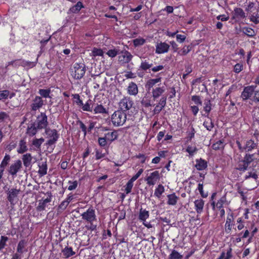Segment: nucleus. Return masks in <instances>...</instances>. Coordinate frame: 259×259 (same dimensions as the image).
I'll use <instances>...</instances> for the list:
<instances>
[{"mask_svg": "<svg viewBox=\"0 0 259 259\" xmlns=\"http://www.w3.org/2000/svg\"><path fill=\"white\" fill-rule=\"evenodd\" d=\"M126 120V114L120 110L115 111L111 116V122L115 126L123 125Z\"/></svg>", "mask_w": 259, "mask_h": 259, "instance_id": "obj_1", "label": "nucleus"}, {"mask_svg": "<svg viewBox=\"0 0 259 259\" xmlns=\"http://www.w3.org/2000/svg\"><path fill=\"white\" fill-rule=\"evenodd\" d=\"M85 70L84 64L75 63L71 69V74L74 79H80L84 76Z\"/></svg>", "mask_w": 259, "mask_h": 259, "instance_id": "obj_2", "label": "nucleus"}, {"mask_svg": "<svg viewBox=\"0 0 259 259\" xmlns=\"http://www.w3.org/2000/svg\"><path fill=\"white\" fill-rule=\"evenodd\" d=\"M46 134L47 138L49 139L47 143V145L49 146L52 145L58 140L59 134H58L57 130L48 128L46 129Z\"/></svg>", "mask_w": 259, "mask_h": 259, "instance_id": "obj_3", "label": "nucleus"}, {"mask_svg": "<svg viewBox=\"0 0 259 259\" xmlns=\"http://www.w3.org/2000/svg\"><path fill=\"white\" fill-rule=\"evenodd\" d=\"M81 216L83 220L90 224L96 220L95 210L92 207L89 208L86 211L81 214Z\"/></svg>", "mask_w": 259, "mask_h": 259, "instance_id": "obj_4", "label": "nucleus"}, {"mask_svg": "<svg viewBox=\"0 0 259 259\" xmlns=\"http://www.w3.org/2000/svg\"><path fill=\"white\" fill-rule=\"evenodd\" d=\"M160 179V174L158 171L155 170L150 173L145 179L147 184L149 186H154Z\"/></svg>", "mask_w": 259, "mask_h": 259, "instance_id": "obj_5", "label": "nucleus"}, {"mask_svg": "<svg viewBox=\"0 0 259 259\" xmlns=\"http://www.w3.org/2000/svg\"><path fill=\"white\" fill-rule=\"evenodd\" d=\"M133 105V102L128 97H124L119 102V108L120 110L125 112L131 108Z\"/></svg>", "mask_w": 259, "mask_h": 259, "instance_id": "obj_6", "label": "nucleus"}, {"mask_svg": "<svg viewBox=\"0 0 259 259\" xmlns=\"http://www.w3.org/2000/svg\"><path fill=\"white\" fill-rule=\"evenodd\" d=\"M47 116L45 113L41 112L39 115L37 117L36 124L37 128L42 129L47 127L48 125Z\"/></svg>", "mask_w": 259, "mask_h": 259, "instance_id": "obj_7", "label": "nucleus"}, {"mask_svg": "<svg viewBox=\"0 0 259 259\" xmlns=\"http://www.w3.org/2000/svg\"><path fill=\"white\" fill-rule=\"evenodd\" d=\"M96 77L94 78L95 82H94V89H98L100 88L99 83L102 82L101 91L105 89V84L107 83V78L106 77H102L100 74L95 75Z\"/></svg>", "mask_w": 259, "mask_h": 259, "instance_id": "obj_8", "label": "nucleus"}, {"mask_svg": "<svg viewBox=\"0 0 259 259\" xmlns=\"http://www.w3.org/2000/svg\"><path fill=\"white\" fill-rule=\"evenodd\" d=\"M255 87L253 85H250L244 88L243 92L241 93V97L243 100H246L250 98L253 95Z\"/></svg>", "mask_w": 259, "mask_h": 259, "instance_id": "obj_9", "label": "nucleus"}, {"mask_svg": "<svg viewBox=\"0 0 259 259\" xmlns=\"http://www.w3.org/2000/svg\"><path fill=\"white\" fill-rule=\"evenodd\" d=\"M22 167V162L20 160L16 161L12 164L9 168V172L10 175L14 176L16 175Z\"/></svg>", "mask_w": 259, "mask_h": 259, "instance_id": "obj_10", "label": "nucleus"}, {"mask_svg": "<svg viewBox=\"0 0 259 259\" xmlns=\"http://www.w3.org/2000/svg\"><path fill=\"white\" fill-rule=\"evenodd\" d=\"M166 96H163L159 100L158 103L155 106L153 110L154 114H157L160 112L162 109L165 106L166 103Z\"/></svg>", "mask_w": 259, "mask_h": 259, "instance_id": "obj_11", "label": "nucleus"}, {"mask_svg": "<svg viewBox=\"0 0 259 259\" xmlns=\"http://www.w3.org/2000/svg\"><path fill=\"white\" fill-rule=\"evenodd\" d=\"M20 192V189L16 188H13L9 190L8 193V200L11 203L13 204L15 201L17 199L18 195Z\"/></svg>", "mask_w": 259, "mask_h": 259, "instance_id": "obj_12", "label": "nucleus"}, {"mask_svg": "<svg viewBox=\"0 0 259 259\" xmlns=\"http://www.w3.org/2000/svg\"><path fill=\"white\" fill-rule=\"evenodd\" d=\"M234 225V218L233 213H228L225 225V231L230 233L232 230V227Z\"/></svg>", "mask_w": 259, "mask_h": 259, "instance_id": "obj_13", "label": "nucleus"}, {"mask_svg": "<svg viewBox=\"0 0 259 259\" xmlns=\"http://www.w3.org/2000/svg\"><path fill=\"white\" fill-rule=\"evenodd\" d=\"M169 49V46L165 42L158 43L156 46V54H163L167 53Z\"/></svg>", "mask_w": 259, "mask_h": 259, "instance_id": "obj_14", "label": "nucleus"}, {"mask_svg": "<svg viewBox=\"0 0 259 259\" xmlns=\"http://www.w3.org/2000/svg\"><path fill=\"white\" fill-rule=\"evenodd\" d=\"M165 88L164 86L156 87L153 89L152 91V97L154 100L158 98L165 91Z\"/></svg>", "mask_w": 259, "mask_h": 259, "instance_id": "obj_15", "label": "nucleus"}, {"mask_svg": "<svg viewBox=\"0 0 259 259\" xmlns=\"http://www.w3.org/2000/svg\"><path fill=\"white\" fill-rule=\"evenodd\" d=\"M43 105V101L42 99L38 96L35 97L31 104V109L33 111H36L41 108Z\"/></svg>", "mask_w": 259, "mask_h": 259, "instance_id": "obj_16", "label": "nucleus"}, {"mask_svg": "<svg viewBox=\"0 0 259 259\" xmlns=\"http://www.w3.org/2000/svg\"><path fill=\"white\" fill-rule=\"evenodd\" d=\"M133 56L131 54L127 51H125L118 57V59L120 62L126 63L130 62Z\"/></svg>", "mask_w": 259, "mask_h": 259, "instance_id": "obj_17", "label": "nucleus"}, {"mask_svg": "<svg viewBox=\"0 0 259 259\" xmlns=\"http://www.w3.org/2000/svg\"><path fill=\"white\" fill-rule=\"evenodd\" d=\"M51 201V197L50 196L44 200H40L39 201L38 205L36 207L38 211H40L45 210L48 203Z\"/></svg>", "mask_w": 259, "mask_h": 259, "instance_id": "obj_18", "label": "nucleus"}, {"mask_svg": "<svg viewBox=\"0 0 259 259\" xmlns=\"http://www.w3.org/2000/svg\"><path fill=\"white\" fill-rule=\"evenodd\" d=\"M204 201L201 199L196 200L194 201L195 209L197 213L200 214L203 209Z\"/></svg>", "mask_w": 259, "mask_h": 259, "instance_id": "obj_19", "label": "nucleus"}, {"mask_svg": "<svg viewBox=\"0 0 259 259\" xmlns=\"http://www.w3.org/2000/svg\"><path fill=\"white\" fill-rule=\"evenodd\" d=\"M167 204L169 205H175L177 204L179 197L175 193L167 195Z\"/></svg>", "mask_w": 259, "mask_h": 259, "instance_id": "obj_20", "label": "nucleus"}, {"mask_svg": "<svg viewBox=\"0 0 259 259\" xmlns=\"http://www.w3.org/2000/svg\"><path fill=\"white\" fill-rule=\"evenodd\" d=\"M227 202L226 197L225 196H222L217 203L213 201L211 203L213 209L216 207L217 208L221 209L223 208V205Z\"/></svg>", "mask_w": 259, "mask_h": 259, "instance_id": "obj_21", "label": "nucleus"}, {"mask_svg": "<svg viewBox=\"0 0 259 259\" xmlns=\"http://www.w3.org/2000/svg\"><path fill=\"white\" fill-rule=\"evenodd\" d=\"M211 110V104L209 99H205L203 103V111L205 113L202 114L205 117H208L209 112Z\"/></svg>", "mask_w": 259, "mask_h": 259, "instance_id": "obj_22", "label": "nucleus"}, {"mask_svg": "<svg viewBox=\"0 0 259 259\" xmlns=\"http://www.w3.org/2000/svg\"><path fill=\"white\" fill-rule=\"evenodd\" d=\"M207 162L201 158L196 160L195 167L197 170H203L207 167Z\"/></svg>", "mask_w": 259, "mask_h": 259, "instance_id": "obj_23", "label": "nucleus"}, {"mask_svg": "<svg viewBox=\"0 0 259 259\" xmlns=\"http://www.w3.org/2000/svg\"><path fill=\"white\" fill-rule=\"evenodd\" d=\"M127 93L131 95H136L138 93V89L137 84L132 82L129 83L127 87Z\"/></svg>", "mask_w": 259, "mask_h": 259, "instance_id": "obj_24", "label": "nucleus"}, {"mask_svg": "<svg viewBox=\"0 0 259 259\" xmlns=\"http://www.w3.org/2000/svg\"><path fill=\"white\" fill-rule=\"evenodd\" d=\"M39 169L38 172L41 176H45L47 173V164L46 161H42L38 163Z\"/></svg>", "mask_w": 259, "mask_h": 259, "instance_id": "obj_25", "label": "nucleus"}, {"mask_svg": "<svg viewBox=\"0 0 259 259\" xmlns=\"http://www.w3.org/2000/svg\"><path fill=\"white\" fill-rule=\"evenodd\" d=\"M62 252L65 258H69L75 254L71 247L66 246L62 250Z\"/></svg>", "mask_w": 259, "mask_h": 259, "instance_id": "obj_26", "label": "nucleus"}, {"mask_svg": "<svg viewBox=\"0 0 259 259\" xmlns=\"http://www.w3.org/2000/svg\"><path fill=\"white\" fill-rule=\"evenodd\" d=\"M149 217V211L141 208L139 211V219L142 222L145 221Z\"/></svg>", "mask_w": 259, "mask_h": 259, "instance_id": "obj_27", "label": "nucleus"}, {"mask_svg": "<svg viewBox=\"0 0 259 259\" xmlns=\"http://www.w3.org/2000/svg\"><path fill=\"white\" fill-rule=\"evenodd\" d=\"M84 8L83 4L81 2H78L76 5L71 7L69 11L72 13H77Z\"/></svg>", "mask_w": 259, "mask_h": 259, "instance_id": "obj_28", "label": "nucleus"}, {"mask_svg": "<svg viewBox=\"0 0 259 259\" xmlns=\"http://www.w3.org/2000/svg\"><path fill=\"white\" fill-rule=\"evenodd\" d=\"M234 17L244 18L245 17V13L242 9L236 8L234 10Z\"/></svg>", "mask_w": 259, "mask_h": 259, "instance_id": "obj_29", "label": "nucleus"}, {"mask_svg": "<svg viewBox=\"0 0 259 259\" xmlns=\"http://www.w3.org/2000/svg\"><path fill=\"white\" fill-rule=\"evenodd\" d=\"M255 146L256 144L254 143V141L249 140L246 142L245 145L243 147V149L247 151H249L254 149Z\"/></svg>", "mask_w": 259, "mask_h": 259, "instance_id": "obj_30", "label": "nucleus"}, {"mask_svg": "<svg viewBox=\"0 0 259 259\" xmlns=\"http://www.w3.org/2000/svg\"><path fill=\"white\" fill-rule=\"evenodd\" d=\"M164 186L161 184H159L155 189L154 195L156 197L159 198L161 195L164 193Z\"/></svg>", "mask_w": 259, "mask_h": 259, "instance_id": "obj_31", "label": "nucleus"}, {"mask_svg": "<svg viewBox=\"0 0 259 259\" xmlns=\"http://www.w3.org/2000/svg\"><path fill=\"white\" fill-rule=\"evenodd\" d=\"M161 78L158 77L154 79H150L148 80L146 83V87L150 89L153 88L155 84L161 82Z\"/></svg>", "mask_w": 259, "mask_h": 259, "instance_id": "obj_32", "label": "nucleus"}, {"mask_svg": "<svg viewBox=\"0 0 259 259\" xmlns=\"http://www.w3.org/2000/svg\"><path fill=\"white\" fill-rule=\"evenodd\" d=\"M118 136L116 131L109 132L105 134V138L107 140L110 142H112L117 139Z\"/></svg>", "mask_w": 259, "mask_h": 259, "instance_id": "obj_33", "label": "nucleus"}, {"mask_svg": "<svg viewBox=\"0 0 259 259\" xmlns=\"http://www.w3.org/2000/svg\"><path fill=\"white\" fill-rule=\"evenodd\" d=\"M22 160L24 166L26 167L29 166L30 165L32 157L30 154L27 153L23 156Z\"/></svg>", "mask_w": 259, "mask_h": 259, "instance_id": "obj_34", "label": "nucleus"}, {"mask_svg": "<svg viewBox=\"0 0 259 259\" xmlns=\"http://www.w3.org/2000/svg\"><path fill=\"white\" fill-rule=\"evenodd\" d=\"M232 257V248H229L227 252H222L218 259H230Z\"/></svg>", "mask_w": 259, "mask_h": 259, "instance_id": "obj_35", "label": "nucleus"}, {"mask_svg": "<svg viewBox=\"0 0 259 259\" xmlns=\"http://www.w3.org/2000/svg\"><path fill=\"white\" fill-rule=\"evenodd\" d=\"M27 150V147L26 144V142L21 140L19 144V148L17 151L19 153H23Z\"/></svg>", "mask_w": 259, "mask_h": 259, "instance_id": "obj_36", "label": "nucleus"}, {"mask_svg": "<svg viewBox=\"0 0 259 259\" xmlns=\"http://www.w3.org/2000/svg\"><path fill=\"white\" fill-rule=\"evenodd\" d=\"M37 127H35L34 124H31L28 126L27 134L30 136H33L37 133Z\"/></svg>", "mask_w": 259, "mask_h": 259, "instance_id": "obj_37", "label": "nucleus"}, {"mask_svg": "<svg viewBox=\"0 0 259 259\" xmlns=\"http://www.w3.org/2000/svg\"><path fill=\"white\" fill-rule=\"evenodd\" d=\"M153 64L152 63H150L149 62L145 60H142L140 67L142 70H146L151 68Z\"/></svg>", "mask_w": 259, "mask_h": 259, "instance_id": "obj_38", "label": "nucleus"}, {"mask_svg": "<svg viewBox=\"0 0 259 259\" xmlns=\"http://www.w3.org/2000/svg\"><path fill=\"white\" fill-rule=\"evenodd\" d=\"M94 114L106 113L107 112L106 109L101 104L97 105L93 110Z\"/></svg>", "mask_w": 259, "mask_h": 259, "instance_id": "obj_39", "label": "nucleus"}, {"mask_svg": "<svg viewBox=\"0 0 259 259\" xmlns=\"http://www.w3.org/2000/svg\"><path fill=\"white\" fill-rule=\"evenodd\" d=\"M10 156L8 154H6L0 164V168H3L5 169V167L8 164V163L10 161Z\"/></svg>", "mask_w": 259, "mask_h": 259, "instance_id": "obj_40", "label": "nucleus"}, {"mask_svg": "<svg viewBox=\"0 0 259 259\" xmlns=\"http://www.w3.org/2000/svg\"><path fill=\"white\" fill-rule=\"evenodd\" d=\"M191 48L192 47L190 45L184 46L181 50L178 52V53L181 56L186 55L190 52Z\"/></svg>", "mask_w": 259, "mask_h": 259, "instance_id": "obj_41", "label": "nucleus"}, {"mask_svg": "<svg viewBox=\"0 0 259 259\" xmlns=\"http://www.w3.org/2000/svg\"><path fill=\"white\" fill-rule=\"evenodd\" d=\"M26 244V242L24 240H20L18 244L17 251L18 252L22 253L24 251L23 249L25 248Z\"/></svg>", "mask_w": 259, "mask_h": 259, "instance_id": "obj_42", "label": "nucleus"}, {"mask_svg": "<svg viewBox=\"0 0 259 259\" xmlns=\"http://www.w3.org/2000/svg\"><path fill=\"white\" fill-rule=\"evenodd\" d=\"M224 147V144L222 140L218 141L212 145V149L215 150L222 149Z\"/></svg>", "mask_w": 259, "mask_h": 259, "instance_id": "obj_43", "label": "nucleus"}, {"mask_svg": "<svg viewBox=\"0 0 259 259\" xmlns=\"http://www.w3.org/2000/svg\"><path fill=\"white\" fill-rule=\"evenodd\" d=\"M146 39L142 37H138L133 40L134 45L136 47L144 45Z\"/></svg>", "mask_w": 259, "mask_h": 259, "instance_id": "obj_44", "label": "nucleus"}, {"mask_svg": "<svg viewBox=\"0 0 259 259\" xmlns=\"http://www.w3.org/2000/svg\"><path fill=\"white\" fill-rule=\"evenodd\" d=\"M183 256L177 251L173 250L169 255V259H182Z\"/></svg>", "mask_w": 259, "mask_h": 259, "instance_id": "obj_45", "label": "nucleus"}, {"mask_svg": "<svg viewBox=\"0 0 259 259\" xmlns=\"http://www.w3.org/2000/svg\"><path fill=\"white\" fill-rule=\"evenodd\" d=\"M243 32L248 36H253L255 35L254 30L251 28L244 27L243 29Z\"/></svg>", "mask_w": 259, "mask_h": 259, "instance_id": "obj_46", "label": "nucleus"}, {"mask_svg": "<svg viewBox=\"0 0 259 259\" xmlns=\"http://www.w3.org/2000/svg\"><path fill=\"white\" fill-rule=\"evenodd\" d=\"M68 184L69 186L68 187V190L69 191H72L75 190L77 187L78 183L77 181H69Z\"/></svg>", "mask_w": 259, "mask_h": 259, "instance_id": "obj_47", "label": "nucleus"}, {"mask_svg": "<svg viewBox=\"0 0 259 259\" xmlns=\"http://www.w3.org/2000/svg\"><path fill=\"white\" fill-rule=\"evenodd\" d=\"M92 103L91 100H88L85 104H83L82 106V109L85 111H92V107L91 106Z\"/></svg>", "mask_w": 259, "mask_h": 259, "instance_id": "obj_48", "label": "nucleus"}, {"mask_svg": "<svg viewBox=\"0 0 259 259\" xmlns=\"http://www.w3.org/2000/svg\"><path fill=\"white\" fill-rule=\"evenodd\" d=\"M203 125L208 131H211L213 127V124L211 119L204 121Z\"/></svg>", "mask_w": 259, "mask_h": 259, "instance_id": "obj_49", "label": "nucleus"}, {"mask_svg": "<svg viewBox=\"0 0 259 259\" xmlns=\"http://www.w3.org/2000/svg\"><path fill=\"white\" fill-rule=\"evenodd\" d=\"M38 93L42 97L46 98L50 97V90L47 89H40Z\"/></svg>", "mask_w": 259, "mask_h": 259, "instance_id": "obj_50", "label": "nucleus"}, {"mask_svg": "<svg viewBox=\"0 0 259 259\" xmlns=\"http://www.w3.org/2000/svg\"><path fill=\"white\" fill-rule=\"evenodd\" d=\"M9 119V115L5 112H0V122L6 121Z\"/></svg>", "mask_w": 259, "mask_h": 259, "instance_id": "obj_51", "label": "nucleus"}, {"mask_svg": "<svg viewBox=\"0 0 259 259\" xmlns=\"http://www.w3.org/2000/svg\"><path fill=\"white\" fill-rule=\"evenodd\" d=\"M250 21L252 22L255 24L259 23V14H252L249 18Z\"/></svg>", "mask_w": 259, "mask_h": 259, "instance_id": "obj_52", "label": "nucleus"}, {"mask_svg": "<svg viewBox=\"0 0 259 259\" xmlns=\"http://www.w3.org/2000/svg\"><path fill=\"white\" fill-rule=\"evenodd\" d=\"M133 183L132 181H131V180H129L127 184H126V187L125 189V192L126 194H128V193H131L132 188L133 187Z\"/></svg>", "mask_w": 259, "mask_h": 259, "instance_id": "obj_53", "label": "nucleus"}, {"mask_svg": "<svg viewBox=\"0 0 259 259\" xmlns=\"http://www.w3.org/2000/svg\"><path fill=\"white\" fill-rule=\"evenodd\" d=\"M44 142L43 138L35 139L33 141L32 144L36 148H39L41 144Z\"/></svg>", "mask_w": 259, "mask_h": 259, "instance_id": "obj_54", "label": "nucleus"}, {"mask_svg": "<svg viewBox=\"0 0 259 259\" xmlns=\"http://www.w3.org/2000/svg\"><path fill=\"white\" fill-rule=\"evenodd\" d=\"M247 164L245 163L243 161H241L239 162L238 165L237 169L240 171H244L247 169L248 167Z\"/></svg>", "mask_w": 259, "mask_h": 259, "instance_id": "obj_55", "label": "nucleus"}, {"mask_svg": "<svg viewBox=\"0 0 259 259\" xmlns=\"http://www.w3.org/2000/svg\"><path fill=\"white\" fill-rule=\"evenodd\" d=\"M252 157L253 155L246 154L242 161L248 166L253 160Z\"/></svg>", "mask_w": 259, "mask_h": 259, "instance_id": "obj_56", "label": "nucleus"}, {"mask_svg": "<svg viewBox=\"0 0 259 259\" xmlns=\"http://www.w3.org/2000/svg\"><path fill=\"white\" fill-rule=\"evenodd\" d=\"M8 238L6 236H2L0 240V250L3 249L5 246Z\"/></svg>", "mask_w": 259, "mask_h": 259, "instance_id": "obj_57", "label": "nucleus"}, {"mask_svg": "<svg viewBox=\"0 0 259 259\" xmlns=\"http://www.w3.org/2000/svg\"><path fill=\"white\" fill-rule=\"evenodd\" d=\"M9 91L8 90H3L0 91V100L7 99L9 95Z\"/></svg>", "mask_w": 259, "mask_h": 259, "instance_id": "obj_58", "label": "nucleus"}, {"mask_svg": "<svg viewBox=\"0 0 259 259\" xmlns=\"http://www.w3.org/2000/svg\"><path fill=\"white\" fill-rule=\"evenodd\" d=\"M243 69L242 63H237L234 67V71L236 73H240Z\"/></svg>", "mask_w": 259, "mask_h": 259, "instance_id": "obj_59", "label": "nucleus"}, {"mask_svg": "<svg viewBox=\"0 0 259 259\" xmlns=\"http://www.w3.org/2000/svg\"><path fill=\"white\" fill-rule=\"evenodd\" d=\"M245 179H248L250 178H252L255 180H256L258 178V176L255 172L253 171L248 172L244 177Z\"/></svg>", "mask_w": 259, "mask_h": 259, "instance_id": "obj_60", "label": "nucleus"}, {"mask_svg": "<svg viewBox=\"0 0 259 259\" xmlns=\"http://www.w3.org/2000/svg\"><path fill=\"white\" fill-rule=\"evenodd\" d=\"M197 151L195 146H189L186 149V151L189 153L190 155H193Z\"/></svg>", "mask_w": 259, "mask_h": 259, "instance_id": "obj_61", "label": "nucleus"}, {"mask_svg": "<svg viewBox=\"0 0 259 259\" xmlns=\"http://www.w3.org/2000/svg\"><path fill=\"white\" fill-rule=\"evenodd\" d=\"M92 54L94 57L101 56L103 55V52L101 49L94 48L92 51Z\"/></svg>", "mask_w": 259, "mask_h": 259, "instance_id": "obj_62", "label": "nucleus"}, {"mask_svg": "<svg viewBox=\"0 0 259 259\" xmlns=\"http://www.w3.org/2000/svg\"><path fill=\"white\" fill-rule=\"evenodd\" d=\"M186 38V36L185 35L182 34H177L176 35V39L177 41L179 43H183L185 41Z\"/></svg>", "mask_w": 259, "mask_h": 259, "instance_id": "obj_63", "label": "nucleus"}, {"mask_svg": "<svg viewBox=\"0 0 259 259\" xmlns=\"http://www.w3.org/2000/svg\"><path fill=\"white\" fill-rule=\"evenodd\" d=\"M192 100L194 102L195 104L197 105H201L202 101L199 96H193L192 97Z\"/></svg>", "mask_w": 259, "mask_h": 259, "instance_id": "obj_64", "label": "nucleus"}]
</instances>
